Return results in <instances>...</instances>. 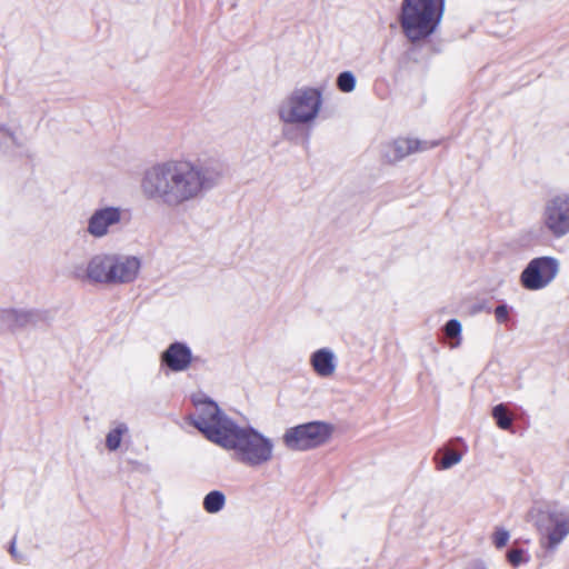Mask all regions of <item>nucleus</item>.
I'll list each match as a JSON object with an SVG mask.
<instances>
[{"mask_svg":"<svg viewBox=\"0 0 569 569\" xmlns=\"http://www.w3.org/2000/svg\"><path fill=\"white\" fill-rule=\"evenodd\" d=\"M49 313L40 310L0 309V330H16L47 323Z\"/></svg>","mask_w":569,"mask_h":569,"instance_id":"nucleus-10","label":"nucleus"},{"mask_svg":"<svg viewBox=\"0 0 569 569\" xmlns=\"http://www.w3.org/2000/svg\"><path fill=\"white\" fill-rule=\"evenodd\" d=\"M492 417L500 429L508 430L511 428L512 418L508 413L507 407L503 403L493 407Z\"/></svg>","mask_w":569,"mask_h":569,"instance_id":"nucleus-18","label":"nucleus"},{"mask_svg":"<svg viewBox=\"0 0 569 569\" xmlns=\"http://www.w3.org/2000/svg\"><path fill=\"white\" fill-rule=\"evenodd\" d=\"M336 84L341 92L349 93L356 88V77L351 71H342L338 74Z\"/></svg>","mask_w":569,"mask_h":569,"instance_id":"nucleus-19","label":"nucleus"},{"mask_svg":"<svg viewBox=\"0 0 569 569\" xmlns=\"http://www.w3.org/2000/svg\"><path fill=\"white\" fill-rule=\"evenodd\" d=\"M10 553L17 558V555H16V543L14 541L11 542V546H10Z\"/></svg>","mask_w":569,"mask_h":569,"instance_id":"nucleus-24","label":"nucleus"},{"mask_svg":"<svg viewBox=\"0 0 569 569\" xmlns=\"http://www.w3.org/2000/svg\"><path fill=\"white\" fill-rule=\"evenodd\" d=\"M462 459V453L457 451L456 449H451L449 447H445L440 449L435 457L437 462V468L439 470H447L459 463Z\"/></svg>","mask_w":569,"mask_h":569,"instance_id":"nucleus-16","label":"nucleus"},{"mask_svg":"<svg viewBox=\"0 0 569 569\" xmlns=\"http://www.w3.org/2000/svg\"><path fill=\"white\" fill-rule=\"evenodd\" d=\"M471 569H486L482 565H475Z\"/></svg>","mask_w":569,"mask_h":569,"instance_id":"nucleus-25","label":"nucleus"},{"mask_svg":"<svg viewBox=\"0 0 569 569\" xmlns=\"http://www.w3.org/2000/svg\"><path fill=\"white\" fill-rule=\"evenodd\" d=\"M227 171V166L214 158L168 160L148 168L140 188L147 200L178 210L203 199L222 182Z\"/></svg>","mask_w":569,"mask_h":569,"instance_id":"nucleus-1","label":"nucleus"},{"mask_svg":"<svg viewBox=\"0 0 569 569\" xmlns=\"http://www.w3.org/2000/svg\"><path fill=\"white\" fill-rule=\"evenodd\" d=\"M509 540V532L505 529H497L493 533V543L500 549L507 545Z\"/></svg>","mask_w":569,"mask_h":569,"instance_id":"nucleus-23","label":"nucleus"},{"mask_svg":"<svg viewBox=\"0 0 569 569\" xmlns=\"http://www.w3.org/2000/svg\"><path fill=\"white\" fill-rule=\"evenodd\" d=\"M512 310L507 303L498 305L495 310V318L498 323H507L510 319V311Z\"/></svg>","mask_w":569,"mask_h":569,"instance_id":"nucleus-21","label":"nucleus"},{"mask_svg":"<svg viewBox=\"0 0 569 569\" xmlns=\"http://www.w3.org/2000/svg\"><path fill=\"white\" fill-rule=\"evenodd\" d=\"M321 91L303 87L296 89L279 106V118L286 123H309L313 121L321 108Z\"/></svg>","mask_w":569,"mask_h":569,"instance_id":"nucleus-5","label":"nucleus"},{"mask_svg":"<svg viewBox=\"0 0 569 569\" xmlns=\"http://www.w3.org/2000/svg\"><path fill=\"white\" fill-rule=\"evenodd\" d=\"M548 516L550 522L553 525L548 532L549 546L556 547L569 533V519H560L556 512H549Z\"/></svg>","mask_w":569,"mask_h":569,"instance_id":"nucleus-14","label":"nucleus"},{"mask_svg":"<svg viewBox=\"0 0 569 569\" xmlns=\"http://www.w3.org/2000/svg\"><path fill=\"white\" fill-rule=\"evenodd\" d=\"M435 146H437V142L430 143L428 141H421L417 139L398 138L385 147L383 158L388 162L395 163L413 152L425 151Z\"/></svg>","mask_w":569,"mask_h":569,"instance_id":"nucleus-11","label":"nucleus"},{"mask_svg":"<svg viewBox=\"0 0 569 569\" xmlns=\"http://www.w3.org/2000/svg\"><path fill=\"white\" fill-rule=\"evenodd\" d=\"M507 559L511 566L518 567L522 562H527V559L523 558L522 549H511L507 552Z\"/></svg>","mask_w":569,"mask_h":569,"instance_id":"nucleus-22","label":"nucleus"},{"mask_svg":"<svg viewBox=\"0 0 569 569\" xmlns=\"http://www.w3.org/2000/svg\"><path fill=\"white\" fill-rule=\"evenodd\" d=\"M140 267L141 262L134 256L102 253L90 259L87 277L96 283L127 284L137 279Z\"/></svg>","mask_w":569,"mask_h":569,"instance_id":"nucleus-4","label":"nucleus"},{"mask_svg":"<svg viewBox=\"0 0 569 569\" xmlns=\"http://www.w3.org/2000/svg\"><path fill=\"white\" fill-rule=\"evenodd\" d=\"M310 363L315 372L320 377H329L336 370L335 355L328 348L315 351L310 357Z\"/></svg>","mask_w":569,"mask_h":569,"instance_id":"nucleus-13","label":"nucleus"},{"mask_svg":"<svg viewBox=\"0 0 569 569\" xmlns=\"http://www.w3.org/2000/svg\"><path fill=\"white\" fill-rule=\"evenodd\" d=\"M445 0H403L400 24L406 37L419 41L429 37L440 22Z\"/></svg>","mask_w":569,"mask_h":569,"instance_id":"nucleus-3","label":"nucleus"},{"mask_svg":"<svg viewBox=\"0 0 569 569\" xmlns=\"http://www.w3.org/2000/svg\"><path fill=\"white\" fill-rule=\"evenodd\" d=\"M226 506V496L220 490L208 492L202 500V507L208 513H218Z\"/></svg>","mask_w":569,"mask_h":569,"instance_id":"nucleus-17","label":"nucleus"},{"mask_svg":"<svg viewBox=\"0 0 569 569\" xmlns=\"http://www.w3.org/2000/svg\"><path fill=\"white\" fill-rule=\"evenodd\" d=\"M559 272V261L553 257H538L529 261L520 273V284L529 291L548 287Z\"/></svg>","mask_w":569,"mask_h":569,"instance_id":"nucleus-7","label":"nucleus"},{"mask_svg":"<svg viewBox=\"0 0 569 569\" xmlns=\"http://www.w3.org/2000/svg\"><path fill=\"white\" fill-rule=\"evenodd\" d=\"M129 428L127 423L116 421L113 427L109 430L106 436V447L109 451H116L120 448L122 437L128 435Z\"/></svg>","mask_w":569,"mask_h":569,"instance_id":"nucleus-15","label":"nucleus"},{"mask_svg":"<svg viewBox=\"0 0 569 569\" xmlns=\"http://www.w3.org/2000/svg\"><path fill=\"white\" fill-rule=\"evenodd\" d=\"M443 333L450 339H457L456 343H452V347H456L460 343V335H461V323L457 319H450L446 322L443 327Z\"/></svg>","mask_w":569,"mask_h":569,"instance_id":"nucleus-20","label":"nucleus"},{"mask_svg":"<svg viewBox=\"0 0 569 569\" xmlns=\"http://www.w3.org/2000/svg\"><path fill=\"white\" fill-rule=\"evenodd\" d=\"M160 361L172 372L186 371L192 362V352L184 342L174 341L161 353Z\"/></svg>","mask_w":569,"mask_h":569,"instance_id":"nucleus-12","label":"nucleus"},{"mask_svg":"<svg viewBox=\"0 0 569 569\" xmlns=\"http://www.w3.org/2000/svg\"><path fill=\"white\" fill-rule=\"evenodd\" d=\"M332 433V427L322 421H311L288 428L283 436V445L295 451H307L326 443Z\"/></svg>","mask_w":569,"mask_h":569,"instance_id":"nucleus-6","label":"nucleus"},{"mask_svg":"<svg viewBox=\"0 0 569 569\" xmlns=\"http://www.w3.org/2000/svg\"><path fill=\"white\" fill-rule=\"evenodd\" d=\"M191 425L209 441L234 452L237 461L257 468L273 457V442L253 427H240L209 398L194 401Z\"/></svg>","mask_w":569,"mask_h":569,"instance_id":"nucleus-2","label":"nucleus"},{"mask_svg":"<svg viewBox=\"0 0 569 569\" xmlns=\"http://www.w3.org/2000/svg\"><path fill=\"white\" fill-rule=\"evenodd\" d=\"M123 210L106 206L93 210L88 219L87 233L94 239L108 236L121 222Z\"/></svg>","mask_w":569,"mask_h":569,"instance_id":"nucleus-9","label":"nucleus"},{"mask_svg":"<svg viewBox=\"0 0 569 569\" xmlns=\"http://www.w3.org/2000/svg\"><path fill=\"white\" fill-rule=\"evenodd\" d=\"M542 223L548 232L559 239L569 233V193H559L545 203Z\"/></svg>","mask_w":569,"mask_h":569,"instance_id":"nucleus-8","label":"nucleus"}]
</instances>
